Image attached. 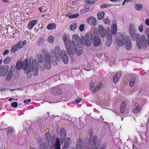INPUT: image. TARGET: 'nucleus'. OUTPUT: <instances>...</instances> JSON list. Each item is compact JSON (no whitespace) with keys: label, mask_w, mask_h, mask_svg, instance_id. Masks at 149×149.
I'll return each mask as SVG.
<instances>
[{"label":"nucleus","mask_w":149,"mask_h":149,"mask_svg":"<svg viewBox=\"0 0 149 149\" xmlns=\"http://www.w3.org/2000/svg\"><path fill=\"white\" fill-rule=\"evenodd\" d=\"M10 58L8 56L6 57V58L4 60L3 63L5 64H8L10 62Z\"/></svg>","instance_id":"nucleus-38"},{"label":"nucleus","mask_w":149,"mask_h":149,"mask_svg":"<svg viewBox=\"0 0 149 149\" xmlns=\"http://www.w3.org/2000/svg\"><path fill=\"white\" fill-rule=\"evenodd\" d=\"M63 41L65 45L68 53L70 55H73L76 54V47H74L70 38V37L67 35H64Z\"/></svg>","instance_id":"nucleus-4"},{"label":"nucleus","mask_w":149,"mask_h":149,"mask_svg":"<svg viewBox=\"0 0 149 149\" xmlns=\"http://www.w3.org/2000/svg\"><path fill=\"white\" fill-rule=\"evenodd\" d=\"M89 9L88 8H87L85 9H84V10H83V11L84 12H86Z\"/></svg>","instance_id":"nucleus-59"},{"label":"nucleus","mask_w":149,"mask_h":149,"mask_svg":"<svg viewBox=\"0 0 149 149\" xmlns=\"http://www.w3.org/2000/svg\"><path fill=\"white\" fill-rule=\"evenodd\" d=\"M81 100V99L79 97H77V99H75V101L76 103L78 104L79 103Z\"/></svg>","instance_id":"nucleus-52"},{"label":"nucleus","mask_w":149,"mask_h":149,"mask_svg":"<svg viewBox=\"0 0 149 149\" xmlns=\"http://www.w3.org/2000/svg\"><path fill=\"white\" fill-rule=\"evenodd\" d=\"M42 38L41 37V38H39L38 39V41L37 42V43L39 45H41L42 42Z\"/></svg>","instance_id":"nucleus-48"},{"label":"nucleus","mask_w":149,"mask_h":149,"mask_svg":"<svg viewBox=\"0 0 149 149\" xmlns=\"http://www.w3.org/2000/svg\"><path fill=\"white\" fill-rule=\"evenodd\" d=\"M133 111L134 113H137L140 111L139 104L138 103L134 101L132 103Z\"/></svg>","instance_id":"nucleus-16"},{"label":"nucleus","mask_w":149,"mask_h":149,"mask_svg":"<svg viewBox=\"0 0 149 149\" xmlns=\"http://www.w3.org/2000/svg\"><path fill=\"white\" fill-rule=\"evenodd\" d=\"M105 13L104 12H101L98 13L97 14V17L98 19H102L104 17Z\"/></svg>","instance_id":"nucleus-35"},{"label":"nucleus","mask_w":149,"mask_h":149,"mask_svg":"<svg viewBox=\"0 0 149 149\" xmlns=\"http://www.w3.org/2000/svg\"><path fill=\"white\" fill-rule=\"evenodd\" d=\"M22 68H23L25 74H28L31 73V64L29 63L27 59H25L23 62L20 60L17 61L16 64V68L17 70H19Z\"/></svg>","instance_id":"nucleus-5"},{"label":"nucleus","mask_w":149,"mask_h":149,"mask_svg":"<svg viewBox=\"0 0 149 149\" xmlns=\"http://www.w3.org/2000/svg\"><path fill=\"white\" fill-rule=\"evenodd\" d=\"M135 81V79L132 78L130 81V85L131 86H132L134 84V83Z\"/></svg>","instance_id":"nucleus-40"},{"label":"nucleus","mask_w":149,"mask_h":149,"mask_svg":"<svg viewBox=\"0 0 149 149\" xmlns=\"http://www.w3.org/2000/svg\"><path fill=\"white\" fill-rule=\"evenodd\" d=\"M84 24H81L79 26V29L81 31H82L84 29Z\"/></svg>","instance_id":"nucleus-49"},{"label":"nucleus","mask_w":149,"mask_h":149,"mask_svg":"<svg viewBox=\"0 0 149 149\" xmlns=\"http://www.w3.org/2000/svg\"><path fill=\"white\" fill-rule=\"evenodd\" d=\"M126 108V105L124 103V102L123 101L121 104L120 109L121 113H124L125 112Z\"/></svg>","instance_id":"nucleus-29"},{"label":"nucleus","mask_w":149,"mask_h":149,"mask_svg":"<svg viewBox=\"0 0 149 149\" xmlns=\"http://www.w3.org/2000/svg\"><path fill=\"white\" fill-rule=\"evenodd\" d=\"M121 75V73H119L114 76L113 77V81L114 83H116L117 82Z\"/></svg>","instance_id":"nucleus-30"},{"label":"nucleus","mask_w":149,"mask_h":149,"mask_svg":"<svg viewBox=\"0 0 149 149\" xmlns=\"http://www.w3.org/2000/svg\"><path fill=\"white\" fill-rule=\"evenodd\" d=\"M50 55L52 58H62L65 64H67L68 62V57L67 52L64 50L61 51L60 47L58 46L55 47L54 50L50 51Z\"/></svg>","instance_id":"nucleus-3"},{"label":"nucleus","mask_w":149,"mask_h":149,"mask_svg":"<svg viewBox=\"0 0 149 149\" xmlns=\"http://www.w3.org/2000/svg\"><path fill=\"white\" fill-rule=\"evenodd\" d=\"M139 34L136 35L135 33V38L133 39L134 40L135 38L136 39L137 46L139 49H141L142 47L144 49H146L147 45L146 37L145 36H143L140 39H139Z\"/></svg>","instance_id":"nucleus-6"},{"label":"nucleus","mask_w":149,"mask_h":149,"mask_svg":"<svg viewBox=\"0 0 149 149\" xmlns=\"http://www.w3.org/2000/svg\"><path fill=\"white\" fill-rule=\"evenodd\" d=\"M49 143V146L51 149H61L59 139L57 138L56 141Z\"/></svg>","instance_id":"nucleus-10"},{"label":"nucleus","mask_w":149,"mask_h":149,"mask_svg":"<svg viewBox=\"0 0 149 149\" xmlns=\"http://www.w3.org/2000/svg\"><path fill=\"white\" fill-rule=\"evenodd\" d=\"M148 45L149 47V38H147Z\"/></svg>","instance_id":"nucleus-62"},{"label":"nucleus","mask_w":149,"mask_h":149,"mask_svg":"<svg viewBox=\"0 0 149 149\" xmlns=\"http://www.w3.org/2000/svg\"><path fill=\"white\" fill-rule=\"evenodd\" d=\"M139 30L141 32H142L143 31V26L141 24L138 27Z\"/></svg>","instance_id":"nucleus-51"},{"label":"nucleus","mask_w":149,"mask_h":149,"mask_svg":"<svg viewBox=\"0 0 149 149\" xmlns=\"http://www.w3.org/2000/svg\"><path fill=\"white\" fill-rule=\"evenodd\" d=\"M85 70L87 71H89L92 69V67L90 64H89L88 66H86L85 67Z\"/></svg>","instance_id":"nucleus-39"},{"label":"nucleus","mask_w":149,"mask_h":149,"mask_svg":"<svg viewBox=\"0 0 149 149\" xmlns=\"http://www.w3.org/2000/svg\"><path fill=\"white\" fill-rule=\"evenodd\" d=\"M70 139L69 138H67L65 139L63 149H68L70 145Z\"/></svg>","instance_id":"nucleus-21"},{"label":"nucleus","mask_w":149,"mask_h":149,"mask_svg":"<svg viewBox=\"0 0 149 149\" xmlns=\"http://www.w3.org/2000/svg\"><path fill=\"white\" fill-rule=\"evenodd\" d=\"M45 59L46 62L45 67H47V64H48L49 65V68L47 67V69H49L50 66L51 60L50 57L48 54H47L45 55Z\"/></svg>","instance_id":"nucleus-25"},{"label":"nucleus","mask_w":149,"mask_h":149,"mask_svg":"<svg viewBox=\"0 0 149 149\" xmlns=\"http://www.w3.org/2000/svg\"><path fill=\"white\" fill-rule=\"evenodd\" d=\"M95 0H86V2L88 4H90L95 2Z\"/></svg>","instance_id":"nucleus-42"},{"label":"nucleus","mask_w":149,"mask_h":149,"mask_svg":"<svg viewBox=\"0 0 149 149\" xmlns=\"http://www.w3.org/2000/svg\"><path fill=\"white\" fill-rule=\"evenodd\" d=\"M38 61L39 63H44V60L43 57L42 55L40 54H38Z\"/></svg>","instance_id":"nucleus-34"},{"label":"nucleus","mask_w":149,"mask_h":149,"mask_svg":"<svg viewBox=\"0 0 149 149\" xmlns=\"http://www.w3.org/2000/svg\"><path fill=\"white\" fill-rule=\"evenodd\" d=\"M117 30V27L116 23L112 24L111 26V32L112 34L115 35L116 34Z\"/></svg>","instance_id":"nucleus-23"},{"label":"nucleus","mask_w":149,"mask_h":149,"mask_svg":"<svg viewBox=\"0 0 149 149\" xmlns=\"http://www.w3.org/2000/svg\"><path fill=\"white\" fill-rule=\"evenodd\" d=\"M145 32L147 36V38H149V29H145Z\"/></svg>","instance_id":"nucleus-47"},{"label":"nucleus","mask_w":149,"mask_h":149,"mask_svg":"<svg viewBox=\"0 0 149 149\" xmlns=\"http://www.w3.org/2000/svg\"><path fill=\"white\" fill-rule=\"evenodd\" d=\"M110 5L108 3H105L100 6V8L101 9L104 8L109 7Z\"/></svg>","instance_id":"nucleus-41"},{"label":"nucleus","mask_w":149,"mask_h":149,"mask_svg":"<svg viewBox=\"0 0 149 149\" xmlns=\"http://www.w3.org/2000/svg\"><path fill=\"white\" fill-rule=\"evenodd\" d=\"M97 137L96 136L91 137L87 142L85 143L84 141L79 138L77 139V149H99L100 143L97 141ZM106 146L105 143L101 145L100 149H105Z\"/></svg>","instance_id":"nucleus-1"},{"label":"nucleus","mask_w":149,"mask_h":149,"mask_svg":"<svg viewBox=\"0 0 149 149\" xmlns=\"http://www.w3.org/2000/svg\"><path fill=\"white\" fill-rule=\"evenodd\" d=\"M77 24L76 23H73L70 26V29L71 30H74L76 28Z\"/></svg>","instance_id":"nucleus-37"},{"label":"nucleus","mask_w":149,"mask_h":149,"mask_svg":"<svg viewBox=\"0 0 149 149\" xmlns=\"http://www.w3.org/2000/svg\"><path fill=\"white\" fill-rule=\"evenodd\" d=\"M112 42V36L110 33H108L107 35V38L106 42V45L107 46H110Z\"/></svg>","instance_id":"nucleus-24"},{"label":"nucleus","mask_w":149,"mask_h":149,"mask_svg":"<svg viewBox=\"0 0 149 149\" xmlns=\"http://www.w3.org/2000/svg\"><path fill=\"white\" fill-rule=\"evenodd\" d=\"M6 130L8 131V133L9 135H14L15 131L12 127H7L6 128Z\"/></svg>","instance_id":"nucleus-27"},{"label":"nucleus","mask_w":149,"mask_h":149,"mask_svg":"<svg viewBox=\"0 0 149 149\" xmlns=\"http://www.w3.org/2000/svg\"><path fill=\"white\" fill-rule=\"evenodd\" d=\"M125 39L124 34L120 33H118L116 35V43L118 46H121L125 42Z\"/></svg>","instance_id":"nucleus-8"},{"label":"nucleus","mask_w":149,"mask_h":149,"mask_svg":"<svg viewBox=\"0 0 149 149\" xmlns=\"http://www.w3.org/2000/svg\"><path fill=\"white\" fill-rule=\"evenodd\" d=\"M130 0H124V1L123 2V5H124L125 3H128L130 1Z\"/></svg>","instance_id":"nucleus-55"},{"label":"nucleus","mask_w":149,"mask_h":149,"mask_svg":"<svg viewBox=\"0 0 149 149\" xmlns=\"http://www.w3.org/2000/svg\"><path fill=\"white\" fill-rule=\"evenodd\" d=\"M32 70L33 75L34 76H38V69L37 61L34 59L32 62Z\"/></svg>","instance_id":"nucleus-11"},{"label":"nucleus","mask_w":149,"mask_h":149,"mask_svg":"<svg viewBox=\"0 0 149 149\" xmlns=\"http://www.w3.org/2000/svg\"><path fill=\"white\" fill-rule=\"evenodd\" d=\"M56 27V25L55 23H52L49 24L47 27V28L48 29L52 30L55 29Z\"/></svg>","instance_id":"nucleus-31"},{"label":"nucleus","mask_w":149,"mask_h":149,"mask_svg":"<svg viewBox=\"0 0 149 149\" xmlns=\"http://www.w3.org/2000/svg\"><path fill=\"white\" fill-rule=\"evenodd\" d=\"M66 130L64 128L61 129L60 131V139L61 141H64V140L66 138Z\"/></svg>","instance_id":"nucleus-20"},{"label":"nucleus","mask_w":149,"mask_h":149,"mask_svg":"<svg viewBox=\"0 0 149 149\" xmlns=\"http://www.w3.org/2000/svg\"><path fill=\"white\" fill-rule=\"evenodd\" d=\"M38 21L36 20H32L29 23L27 27L29 29H31L36 24H37Z\"/></svg>","instance_id":"nucleus-22"},{"label":"nucleus","mask_w":149,"mask_h":149,"mask_svg":"<svg viewBox=\"0 0 149 149\" xmlns=\"http://www.w3.org/2000/svg\"><path fill=\"white\" fill-rule=\"evenodd\" d=\"M98 30L100 36L102 38H104L105 37L107 33L106 30L102 25H98Z\"/></svg>","instance_id":"nucleus-12"},{"label":"nucleus","mask_w":149,"mask_h":149,"mask_svg":"<svg viewBox=\"0 0 149 149\" xmlns=\"http://www.w3.org/2000/svg\"><path fill=\"white\" fill-rule=\"evenodd\" d=\"M45 137L47 140L48 141V143L49 145V143H52L55 141V139L54 137H51L50 133L47 132L45 133Z\"/></svg>","instance_id":"nucleus-17"},{"label":"nucleus","mask_w":149,"mask_h":149,"mask_svg":"<svg viewBox=\"0 0 149 149\" xmlns=\"http://www.w3.org/2000/svg\"><path fill=\"white\" fill-rule=\"evenodd\" d=\"M104 20L105 23L107 25H109L111 23L110 20L107 18H105Z\"/></svg>","instance_id":"nucleus-44"},{"label":"nucleus","mask_w":149,"mask_h":149,"mask_svg":"<svg viewBox=\"0 0 149 149\" xmlns=\"http://www.w3.org/2000/svg\"><path fill=\"white\" fill-rule=\"evenodd\" d=\"M125 40L124 44L126 45V48L127 50H130L131 49V44L129 36H127L125 37Z\"/></svg>","instance_id":"nucleus-18"},{"label":"nucleus","mask_w":149,"mask_h":149,"mask_svg":"<svg viewBox=\"0 0 149 149\" xmlns=\"http://www.w3.org/2000/svg\"><path fill=\"white\" fill-rule=\"evenodd\" d=\"M72 40L73 43L72 44L74 46V47L76 46V49L77 47L80 45L81 43V40L80 37L79 36L76 34H74L72 36Z\"/></svg>","instance_id":"nucleus-9"},{"label":"nucleus","mask_w":149,"mask_h":149,"mask_svg":"<svg viewBox=\"0 0 149 149\" xmlns=\"http://www.w3.org/2000/svg\"><path fill=\"white\" fill-rule=\"evenodd\" d=\"M64 115H65V117H64V116H62V118H63V119H68V116L66 114H64ZM61 118H62L61 117Z\"/></svg>","instance_id":"nucleus-56"},{"label":"nucleus","mask_w":149,"mask_h":149,"mask_svg":"<svg viewBox=\"0 0 149 149\" xmlns=\"http://www.w3.org/2000/svg\"><path fill=\"white\" fill-rule=\"evenodd\" d=\"M13 100V99L12 98H10L9 99V101H10V102H11Z\"/></svg>","instance_id":"nucleus-64"},{"label":"nucleus","mask_w":149,"mask_h":149,"mask_svg":"<svg viewBox=\"0 0 149 149\" xmlns=\"http://www.w3.org/2000/svg\"><path fill=\"white\" fill-rule=\"evenodd\" d=\"M129 32L131 37L134 39L136 29L135 26L133 24H130L129 26Z\"/></svg>","instance_id":"nucleus-13"},{"label":"nucleus","mask_w":149,"mask_h":149,"mask_svg":"<svg viewBox=\"0 0 149 149\" xmlns=\"http://www.w3.org/2000/svg\"><path fill=\"white\" fill-rule=\"evenodd\" d=\"M48 41L50 43H52L54 41V39L52 35H50L48 38Z\"/></svg>","instance_id":"nucleus-36"},{"label":"nucleus","mask_w":149,"mask_h":149,"mask_svg":"<svg viewBox=\"0 0 149 149\" xmlns=\"http://www.w3.org/2000/svg\"><path fill=\"white\" fill-rule=\"evenodd\" d=\"M17 45H13L10 50L11 53H15L16 52L18 51L19 50Z\"/></svg>","instance_id":"nucleus-26"},{"label":"nucleus","mask_w":149,"mask_h":149,"mask_svg":"<svg viewBox=\"0 0 149 149\" xmlns=\"http://www.w3.org/2000/svg\"><path fill=\"white\" fill-rule=\"evenodd\" d=\"M27 43V42L26 40H24L23 41H22V44H23V46H24Z\"/></svg>","instance_id":"nucleus-57"},{"label":"nucleus","mask_w":149,"mask_h":149,"mask_svg":"<svg viewBox=\"0 0 149 149\" xmlns=\"http://www.w3.org/2000/svg\"><path fill=\"white\" fill-rule=\"evenodd\" d=\"M14 73V71L11 69L9 72L8 74L7 75L6 79L7 80H10L12 78Z\"/></svg>","instance_id":"nucleus-28"},{"label":"nucleus","mask_w":149,"mask_h":149,"mask_svg":"<svg viewBox=\"0 0 149 149\" xmlns=\"http://www.w3.org/2000/svg\"><path fill=\"white\" fill-rule=\"evenodd\" d=\"M39 10L40 11L41 13L42 12V11L43 10V8L42 7L39 8Z\"/></svg>","instance_id":"nucleus-58"},{"label":"nucleus","mask_w":149,"mask_h":149,"mask_svg":"<svg viewBox=\"0 0 149 149\" xmlns=\"http://www.w3.org/2000/svg\"><path fill=\"white\" fill-rule=\"evenodd\" d=\"M102 84L99 82L97 84H95L93 81H91L90 84V90L93 93L99 91L102 87Z\"/></svg>","instance_id":"nucleus-7"},{"label":"nucleus","mask_w":149,"mask_h":149,"mask_svg":"<svg viewBox=\"0 0 149 149\" xmlns=\"http://www.w3.org/2000/svg\"><path fill=\"white\" fill-rule=\"evenodd\" d=\"M18 105L17 103L16 102H13L11 103V106L13 107H16Z\"/></svg>","instance_id":"nucleus-50"},{"label":"nucleus","mask_w":149,"mask_h":149,"mask_svg":"<svg viewBox=\"0 0 149 149\" xmlns=\"http://www.w3.org/2000/svg\"><path fill=\"white\" fill-rule=\"evenodd\" d=\"M97 31L92 30L90 33H88L82 37V42L87 47L90 46L93 40V44L95 46L100 45L101 43L100 38L97 36Z\"/></svg>","instance_id":"nucleus-2"},{"label":"nucleus","mask_w":149,"mask_h":149,"mask_svg":"<svg viewBox=\"0 0 149 149\" xmlns=\"http://www.w3.org/2000/svg\"><path fill=\"white\" fill-rule=\"evenodd\" d=\"M40 149H49L46 142L40 143Z\"/></svg>","instance_id":"nucleus-33"},{"label":"nucleus","mask_w":149,"mask_h":149,"mask_svg":"<svg viewBox=\"0 0 149 149\" xmlns=\"http://www.w3.org/2000/svg\"><path fill=\"white\" fill-rule=\"evenodd\" d=\"M86 21L89 24L93 26L96 25L97 23L96 19L93 16L88 18L86 19Z\"/></svg>","instance_id":"nucleus-15"},{"label":"nucleus","mask_w":149,"mask_h":149,"mask_svg":"<svg viewBox=\"0 0 149 149\" xmlns=\"http://www.w3.org/2000/svg\"><path fill=\"white\" fill-rule=\"evenodd\" d=\"M27 100L28 103L30 102L31 101L30 99H28Z\"/></svg>","instance_id":"nucleus-63"},{"label":"nucleus","mask_w":149,"mask_h":149,"mask_svg":"<svg viewBox=\"0 0 149 149\" xmlns=\"http://www.w3.org/2000/svg\"><path fill=\"white\" fill-rule=\"evenodd\" d=\"M9 67L7 65L2 66L0 68V76L3 77L6 75L8 72Z\"/></svg>","instance_id":"nucleus-14"},{"label":"nucleus","mask_w":149,"mask_h":149,"mask_svg":"<svg viewBox=\"0 0 149 149\" xmlns=\"http://www.w3.org/2000/svg\"><path fill=\"white\" fill-rule=\"evenodd\" d=\"M2 1L4 2H6V3H8L9 2L7 0H2Z\"/></svg>","instance_id":"nucleus-61"},{"label":"nucleus","mask_w":149,"mask_h":149,"mask_svg":"<svg viewBox=\"0 0 149 149\" xmlns=\"http://www.w3.org/2000/svg\"><path fill=\"white\" fill-rule=\"evenodd\" d=\"M77 53V55L79 56L81 55L82 53V51L81 49H79L78 50H77V49H76V53Z\"/></svg>","instance_id":"nucleus-46"},{"label":"nucleus","mask_w":149,"mask_h":149,"mask_svg":"<svg viewBox=\"0 0 149 149\" xmlns=\"http://www.w3.org/2000/svg\"><path fill=\"white\" fill-rule=\"evenodd\" d=\"M51 92L54 95H60L62 93L60 88L58 86L53 88L52 89Z\"/></svg>","instance_id":"nucleus-19"},{"label":"nucleus","mask_w":149,"mask_h":149,"mask_svg":"<svg viewBox=\"0 0 149 149\" xmlns=\"http://www.w3.org/2000/svg\"><path fill=\"white\" fill-rule=\"evenodd\" d=\"M9 52V50L8 49H6L4 51L3 54V55L4 56L5 55L8 54Z\"/></svg>","instance_id":"nucleus-53"},{"label":"nucleus","mask_w":149,"mask_h":149,"mask_svg":"<svg viewBox=\"0 0 149 149\" xmlns=\"http://www.w3.org/2000/svg\"><path fill=\"white\" fill-rule=\"evenodd\" d=\"M145 23L146 25L149 26V19H146L145 20Z\"/></svg>","instance_id":"nucleus-54"},{"label":"nucleus","mask_w":149,"mask_h":149,"mask_svg":"<svg viewBox=\"0 0 149 149\" xmlns=\"http://www.w3.org/2000/svg\"><path fill=\"white\" fill-rule=\"evenodd\" d=\"M24 103H25V104H27L28 103V102H27V100L26 99H25L24 100Z\"/></svg>","instance_id":"nucleus-60"},{"label":"nucleus","mask_w":149,"mask_h":149,"mask_svg":"<svg viewBox=\"0 0 149 149\" xmlns=\"http://www.w3.org/2000/svg\"><path fill=\"white\" fill-rule=\"evenodd\" d=\"M79 14H76L72 15H70L69 16V18L70 19L75 18L78 17L79 16Z\"/></svg>","instance_id":"nucleus-43"},{"label":"nucleus","mask_w":149,"mask_h":149,"mask_svg":"<svg viewBox=\"0 0 149 149\" xmlns=\"http://www.w3.org/2000/svg\"><path fill=\"white\" fill-rule=\"evenodd\" d=\"M16 45H17V46L19 49L22 48L23 46V44H22V41H20L18 43L16 44Z\"/></svg>","instance_id":"nucleus-45"},{"label":"nucleus","mask_w":149,"mask_h":149,"mask_svg":"<svg viewBox=\"0 0 149 149\" xmlns=\"http://www.w3.org/2000/svg\"><path fill=\"white\" fill-rule=\"evenodd\" d=\"M143 6L142 4L140 3H137L135 5L134 8L136 10L140 11L142 10Z\"/></svg>","instance_id":"nucleus-32"}]
</instances>
